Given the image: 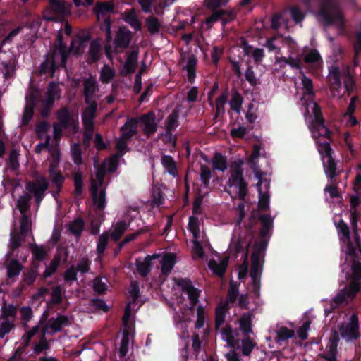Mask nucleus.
I'll return each instance as SVG.
<instances>
[{"label": "nucleus", "instance_id": "32", "mask_svg": "<svg viewBox=\"0 0 361 361\" xmlns=\"http://www.w3.org/2000/svg\"><path fill=\"white\" fill-rule=\"evenodd\" d=\"M316 143L317 145V149L322 159V161H324L325 159H328L333 158L332 155L334 154V151L329 142H322V140H317Z\"/></svg>", "mask_w": 361, "mask_h": 361}, {"label": "nucleus", "instance_id": "34", "mask_svg": "<svg viewBox=\"0 0 361 361\" xmlns=\"http://www.w3.org/2000/svg\"><path fill=\"white\" fill-rule=\"evenodd\" d=\"M128 224L124 221H119L114 225L113 231L109 234L111 240L118 242L128 228Z\"/></svg>", "mask_w": 361, "mask_h": 361}, {"label": "nucleus", "instance_id": "63", "mask_svg": "<svg viewBox=\"0 0 361 361\" xmlns=\"http://www.w3.org/2000/svg\"><path fill=\"white\" fill-rule=\"evenodd\" d=\"M62 288L60 285H57L52 288L51 293V302L55 305H59L62 302Z\"/></svg>", "mask_w": 361, "mask_h": 361}, {"label": "nucleus", "instance_id": "2", "mask_svg": "<svg viewBox=\"0 0 361 361\" xmlns=\"http://www.w3.org/2000/svg\"><path fill=\"white\" fill-rule=\"evenodd\" d=\"M308 7L319 6L317 16L325 25L335 23L343 24V18L337 0H302Z\"/></svg>", "mask_w": 361, "mask_h": 361}, {"label": "nucleus", "instance_id": "62", "mask_svg": "<svg viewBox=\"0 0 361 361\" xmlns=\"http://www.w3.org/2000/svg\"><path fill=\"white\" fill-rule=\"evenodd\" d=\"M238 285L234 283L233 281L230 283V288L226 296V301L229 303L235 302L238 296Z\"/></svg>", "mask_w": 361, "mask_h": 361}, {"label": "nucleus", "instance_id": "44", "mask_svg": "<svg viewBox=\"0 0 361 361\" xmlns=\"http://www.w3.org/2000/svg\"><path fill=\"white\" fill-rule=\"evenodd\" d=\"M106 165H105L104 163L101 164V165H97L96 166V173H95V176H96V178H97V181L95 180L92 179L91 180L90 185L93 182H94L96 183L97 189H99V187H102L103 184L104 183V178H105V176H106Z\"/></svg>", "mask_w": 361, "mask_h": 361}, {"label": "nucleus", "instance_id": "48", "mask_svg": "<svg viewBox=\"0 0 361 361\" xmlns=\"http://www.w3.org/2000/svg\"><path fill=\"white\" fill-rule=\"evenodd\" d=\"M73 177L75 188V195L76 196H80L83 192L84 187L82 174L79 171L74 172Z\"/></svg>", "mask_w": 361, "mask_h": 361}, {"label": "nucleus", "instance_id": "51", "mask_svg": "<svg viewBox=\"0 0 361 361\" xmlns=\"http://www.w3.org/2000/svg\"><path fill=\"white\" fill-rule=\"evenodd\" d=\"M347 288V293L350 300H353L361 289L360 280L352 279Z\"/></svg>", "mask_w": 361, "mask_h": 361}, {"label": "nucleus", "instance_id": "57", "mask_svg": "<svg viewBox=\"0 0 361 361\" xmlns=\"http://www.w3.org/2000/svg\"><path fill=\"white\" fill-rule=\"evenodd\" d=\"M31 252L34 258L38 262L43 261L47 255V252L43 245L35 244L31 247Z\"/></svg>", "mask_w": 361, "mask_h": 361}, {"label": "nucleus", "instance_id": "5", "mask_svg": "<svg viewBox=\"0 0 361 361\" xmlns=\"http://www.w3.org/2000/svg\"><path fill=\"white\" fill-rule=\"evenodd\" d=\"M132 40V32L127 27L123 25L118 27L114 39V54L121 52L127 49Z\"/></svg>", "mask_w": 361, "mask_h": 361}, {"label": "nucleus", "instance_id": "13", "mask_svg": "<svg viewBox=\"0 0 361 361\" xmlns=\"http://www.w3.org/2000/svg\"><path fill=\"white\" fill-rule=\"evenodd\" d=\"M102 55V46L99 39L91 41L87 54L86 61L89 65L97 63Z\"/></svg>", "mask_w": 361, "mask_h": 361}, {"label": "nucleus", "instance_id": "36", "mask_svg": "<svg viewBox=\"0 0 361 361\" xmlns=\"http://www.w3.org/2000/svg\"><path fill=\"white\" fill-rule=\"evenodd\" d=\"M213 168L220 171H225L228 168L227 158L219 152H216L212 161Z\"/></svg>", "mask_w": 361, "mask_h": 361}, {"label": "nucleus", "instance_id": "17", "mask_svg": "<svg viewBox=\"0 0 361 361\" xmlns=\"http://www.w3.org/2000/svg\"><path fill=\"white\" fill-rule=\"evenodd\" d=\"M138 51L133 50L128 56L126 62L124 63L122 69L121 70V75L126 76L128 74L135 73L137 66Z\"/></svg>", "mask_w": 361, "mask_h": 361}, {"label": "nucleus", "instance_id": "8", "mask_svg": "<svg viewBox=\"0 0 361 361\" xmlns=\"http://www.w3.org/2000/svg\"><path fill=\"white\" fill-rule=\"evenodd\" d=\"M48 188L49 183L44 176H41L39 179L34 181L27 180L25 184L26 190L34 197L45 195Z\"/></svg>", "mask_w": 361, "mask_h": 361}, {"label": "nucleus", "instance_id": "14", "mask_svg": "<svg viewBox=\"0 0 361 361\" xmlns=\"http://www.w3.org/2000/svg\"><path fill=\"white\" fill-rule=\"evenodd\" d=\"M323 161V168L325 175L327 179L330 182H335L336 178L341 176L342 170H340L337 167V162L333 158L326 159Z\"/></svg>", "mask_w": 361, "mask_h": 361}, {"label": "nucleus", "instance_id": "38", "mask_svg": "<svg viewBox=\"0 0 361 361\" xmlns=\"http://www.w3.org/2000/svg\"><path fill=\"white\" fill-rule=\"evenodd\" d=\"M231 92V99L229 102L231 109L239 113L242 107L243 98L236 89H233Z\"/></svg>", "mask_w": 361, "mask_h": 361}, {"label": "nucleus", "instance_id": "9", "mask_svg": "<svg viewBox=\"0 0 361 361\" xmlns=\"http://www.w3.org/2000/svg\"><path fill=\"white\" fill-rule=\"evenodd\" d=\"M88 106L82 113V124L87 131H94L93 120L96 116L97 103L93 101L92 103L87 104Z\"/></svg>", "mask_w": 361, "mask_h": 361}, {"label": "nucleus", "instance_id": "39", "mask_svg": "<svg viewBox=\"0 0 361 361\" xmlns=\"http://www.w3.org/2000/svg\"><path fill=\"white\" fill-rule=\"evenodd\" d=\"M257 343L252 341L250 336H244L241 340L242 354L244 356H250Z\"/></svg>", "mask_w": 361, "mask_h": 361}, {"label": "nucleus", "instance_id": "26", "mask_svg": "<svg viewBox=\"0 0 361 361\" xmlns=\"http://www.w3.org/2000/svg\"><path fill=\"white\" fill-rule=\"evenodd\" d=\"M161 162L169 174L176 178L178 176V168L174 159L170 155L161 156Z\"/></svg>", "mask_w": 361, "mask_h": 361}, {"label": "nucleus", "instance_id": "33", "mask_svg": "<svg viewBox=\"0 0 361 361\" xmlns=\"http://www.w3.org/2000/svg\"><path fill=\"white\" fill-rule=\"evenodd\" d=\"M179 110L175 109L169 115L166 120V130L167 135H170L171 131H174L178 126Z\"/></svg>", "mask_w": 361, "mask_h": 361}, {"label": "nucleus", "instance_id": "7", "mask_svg": "<svg viewBox=\"0 0 361 361\" xmlns=\"http://www.w3.org/2000/svg\"><path fill=\"white\" fill-rule=\"evenodd\" d=\"M49 8L54 16L44 17L49 21H59L70 13L64 0H49Z\"/></svg>", "mask_w": 361, "mask_h": 361}, {"label": "nucleus", "instance_id": "12", "mask_svg": "<svg viewBox=\"0 0 361 361\" xmlns=\"http://www.w3.org/2000/svg\"><path fill=\"white\" fill-rule=\"evenodd\" d=\"M90 190L94 205L96 206L99 211L104 210L106 205V188H102L99 192L96 183L93 182L90 185Z\"/></svg>", "mask_w": 361, "mask_h": 361}, {"label": "nucleus", "instance_id": "6", "mask_svg": "<svg viewBox=\"0 0 361 361\" xmlns=\"http://www.w3.org/2000/svg\"><path fill=\"white\" fill-rule=\"evenodd\" d=\"M177 285L188 295L190 307L194 308L199 302L200 290L195 288L192 281L187 278L179 279L177 281Z\"/></svg>", "mask_w": 361, "mask_h": 361}, {"label": "nucleus", "instance_id": "43", "mask_svg": "<svg viewBox=\"0 0 361 361\" xmlns=\"http://www.w3.org/2000/svg\"><path fill=\"white\" fill-rule=\"evenodd\" d=\"M209 267L216 275L222 276L226 272L227 262L226 261H221L218 263L214 259H212L209 262Z\"/></svg>", "mask_w": 361, "mask_h": 361}, {"label": "nucleus", "instance_id": "58", "mask_svg": "<svg viewBox=\"0 0 361 361\" xmlns=\"http://www.w3.org/2000/svg\"><path fill=\"white\" fill-rule=\"evenodd\" d=\"M131 138H124L123 134L121 133V136L116 140V148L117 149V153L116 155H119V157H123L126 150L128 149V144L127 140H130Z\"/></svg>", "mask_w": 361, "mask_h": 361}, {"label": "nucleus", "instance_id": "23", "mask_svg": "<svg viewBox=\"0 0 361 361\" xmlns=\"http://www.w3.org/2000/svg\"><path fill=\"white\" fill-rule=\"evenodd\" d=\"M56 114L58 121L56 123L60 124L65 128H69L71 127L73 117L67 106L60 108L56 111Z\"/></svg>", "mask_w": 361, "mask_h": 361}, {"label": "nucleus", "instance_id": "37", "mask_svg": "<svg viewBox=\"0 0 361 361\" xmlns=\"http://www.w3.org/2000/svg\"><path fill=\"white\" fill-rule=\"evenodd\" d=\"M61 262V256L56 255L50 262L49 266H47L42 275V279H46L51 276L58 269Z\"/></svg>", "mask_w": 361, "mask_h": 361}, {"label": "nucleus", "instance_id": "11", "mask_svg": "<svg viewBox=\"0 0 361 361\" xmlns=\"http://www.w3.org/2000/svg\"><path fill=\"white\" fill-rule=\"evenodd\" d=\"M339 342V335L334 331L331 335L329 343L326 346L327 352L321 355V357L327 361H338L336 355L338 353V344Z\"/></svg>", "mask_w": 361, "mask_h": 361}, {"label": "nucleus", "instance_id": "31", "mask_svg": "<svg viewBox=\"0 0 361 361\" xmlns=\"http://www.w3.org/2000/svg\"><path fill=\"white\" fill-rule=\"evenodd\" d=\"M85 229V221L82 218L78 216L74 219L68 226L69 231L76 238H80Z\"/></svg>", "mask_w": 361, "mask_h": 361}, {"label": "nucleus", "instance_id": "35", "mask_svg": "<svg viewBox=\"0 0 361 361\" xmlns=\"http://www.w3.org/2000/svg\"><path fill=\"white\" fill-rule=\"evenodd\" d=\"M264 263V259H258L256 254H252L251 255V267L250 276L251 278H254L255 276H261L262 272V266Z\"/></svg>", "mask_w": 361, "mask_h": 361}, {"label": "nucleus", "instance_id": "52", "mask_svg": "<svg viewBox=\"0 0 361 361\" xmlns=\"http://www.w3.org/2000/svg\"><path fill=\"white\" fill-rule=\"evenodd\" d=\"M200 180L202 181V185L204 188H208L209 184V180L212 178V171L210 168L205 165H200Z\"/></svg>", "mask_w": 361, "mask_h": 361}, {"label": "nucleus", "instance_id": "54", "mask_svg": "<svg viewBox=\"0 0 361 361\" xmlns=\"http://www.w3.org/2000/svg\"><path fill=\"white\" fill-rule=\"evenodd\" d=\"M188 230L192 233L194 239L200 237L199 219L195 216L189 217Z\"/></svg>", "mask_w": 361, "mask_h": 361}, {"label": "nucleus", "instance_id": "64", "mask_svg": "<svg viewBox=\"0 0 361 361\" xmlns=\"http://www.w3.org/2000/svg\"><path fill=\"white\" fill-rule=\"evenodd\" d=\"M30 221L27 216L23 214L20 221V235L25 238L30 229Z\"/></svg>", "mask_w": 361, "mask_h": 361}, {"label": "nucleus", "instance_id": "55", "mask_svg": "<svg viewBox=\"0 0 361 361\" xmlns=\"http://www.w3.org/2000/svg\"><path fill=\"white\" fill-rule=\"evenodd\" d=\"M300 73L302 75L301 80H302V84L303 86L305 94L308 95V96H314V92L312 80L310 78L306 76L305 74L302 71H301Z\"/></svg>", "mask_w": 361, "mask_h": 361}, {"label": "nucleus", "instance_id": "15", "mask_svg": "<svg viewBox=\"0 0 361 361\" xmlns=\"http://www.w3.org/2000/svg\"><path fill=\"white\" fill-rule=\"evenodd\" d=\"M98 90V86L95 78L90 76L83 80V95L85 104L92 103V101L95 92Z\"/></svg>", "mask_w": 361, "mask_h": 361}, {"label": "nucleus", "instance_id": "19", "mask_svg": "<svg viewBox=\"0 0 361 361\" xmlns=\"http://www.w3.org/2000/svg\"><path fill=\"white\" fill-rule=\"evenodd\" d=\"M140 121L144 124L145 128L143 131L148 137L157 132V124L155 121V116L153 112L142 115L140 117Z\"/></svg>", "mask_w": 361, "mask_h": 361}, {"label": "nucleus", "instance_id": "3", "mask_svg": "<svg viewBox=\"0 0 361 361\" xmlns=\"http://www.w3.org/2000/svg\"><path fill=\"white\" fill-rule=\"evenodd\" d=\"M241 159L235 161L231 165V176L227 182L229 187L235 186L238 188V197L241 200H245L247 194V183L243 178V169Z\"/></svg>", "mask_w": 361, "mask_h": 361}, {"label": "nucleus", "instance_id": "41", "mask_svg": "<svg viewBox=\"0 0 361 361\" xmlns=\"http://www.w3.org/2000/svg\"><path fill=\"white\" fill-rule=\"evenodd\" d=\"M38 275L32 270L27 269L23 271L22 275V281L19 285L20 290L25 288V286H32L36 281Z\"/></svg>", "mask_w": 361, "mask_h": 361}, {"label": "nucleus", "instance_id": "46", "mask_svg": "<svg viewBox=\"0 0 361 361\" xmlns=\"http://www.w3.org/2000/svg\"><path fill=\"white\" fill-rule=\"evenodd\" d=\"M124 20L137 31L142 28V23L133 10L126 15Z\"/></svg>", "mask_w": 361, "mask_h": 361}, {"label": "nucleus", "instance_id": "22", "mask_svg": "<svg viewBox=\"0 0 361 361\" xmlns=\"http://www.w3.org/2000/svg\"><path fill=\"white\" fill-rule=\"evenodd\" d=\"M305 63L309 64L314 70H319L323 63L322 58L317 49H312L303 58Z\"/></svg>", "mask_w": 361, "mask_h": 361}, {"label": "nucleus", "instance_id": "20", "mask_svg": "<svg viewBox=\"0 0 361 361\" xmlns=\"http://www.w3.org/2000/svg\"><path fill=\"white\" fill-rule=\"evenodd\" d=\"M310 130L312 135V137L315 142H317V140H321V137H324L329 140H332L333 133L327 128V126L325 125V123L312 124Z\"/></svg>", "mask_w": 361, "mask_h": 361}, {"label": "nucleus", "instance_id": "21", "mask_svg": "<svg viewBox=\"0 0 361 361\" xmlns=\"http://www.w3.org/2000/svg\"><path fill=\"white\" fill-rule=\"evenodd\" d=\"M69 319L68 316L59 314L56 318L51 317L47 322L48 327L53 333L61 332L63 326H68Z\"/></svg>", "mask_w": 361, "mask_h": 361}, {"label": "nucleus", "instance_id": "1", "mask_svg": "<svg viewBox=\"0 0 361 361\" xmlns=\"http://www.w3.org/2000/svg\"><path fill=\"white\" fill-rule=\"evenodd\" d=\"M68 56L67 46L59 37L58 42L55 43L52 49L44 56V59L39 66L40 75L49 73L50 77L53 78L59 66L66 68Z\"/></svg>", "mask_w": 361, "mask_h": 361}, {"label": "nucleus", "instance_id": "56", "mask_svg": "<svg viewBox=\"0 0 361 361\" xmlns=\"http://www.w3.org/2000/svg\"><path fill=\"white\" fill-rule=\"evenodd\" d=\"M267 245L268 240L264 238L259 241L255 242L254 245V252L252 254H256L258 259H260V257L264 259Z\"/></svg>", "mask_w": 361, "mask_h": 361}, {"label": "nucleus", "instance_id": "28", "mask_svg": "<svg viewBox=\"0 0 361 361\" xmlns=\"http://www.w3.org/2000/svg\"><path fill=\"white\" fill-rule=\"evenodd\" d=\"M220 331L223 336L222 338L226 341L229 346L235 348L238 345L239 339L234 338L233 329L230 324L223 327Z\"/></svg>", "mask_w": 361, "mask_h": 361}, {"label": "nucleus", "instance_id": "49", "mask_svg": "<svg viewBox=\"0 0 361 361\" xmlns=\"http://www.w3.org/2000/svg\"><path fill=\"white\" fill-rule=\"evenodd\" d=\"M146 26L148 31L154 35L159 32L161 25L157 18L150 16L146 19Z\"/></svg>", "mask_w": 361, "mask_h": 361}, {"label": "nucleus", "instance_id": "50", "mask_svg": "<svg viewBox=\"0 0 361 361\" xmlns=\"http://www.w3.org/2000/svg\"><path fill=\"white\" fill-rule=\"evenodd\" d=\"M295 336V331L286 326L280 327L276 331L277 341H285Z\"/></svg>", "mask_w": 361, "mask_h": 361}, {"label": "nucleus", "instance_id": "40", "mask_svg": "<svg viewBox=\"0 0 361 361\" xmlns=\"http://www.w3.org/2000/svg\"><path fill=\"white\" fill-rule=\"evenodd\" d=\"M228 310L226 305H219L215 312V329L218 330L224 323L226 314Z\"/></svg>", "mask_w": 361, "mask_h": 361}, {"label": "nucleus", "instance_id": "61", "mask_svg": "<svg viewBox=\"0 0 361 361\" xmlns=\"http://www.w3.org/2000/svg\"><path fill=\"white\" fill-rule=\"evenodd\" d=\"M59 94L60 90L59 88V85L55 82H51L48 85L47 97L45 99L54 102L56 97L59 96Z\"/></svg>", "mask_w": 361, "mask_h": 361}, {"label": "nucleus", "instance_id": "16", "mask_svg": "<svg viewBox=\"0 0 361 361\" xmlns=\"http://www.w3.org/2000/svg\"><path fill=\"white\" fill-rule=\"evenodd\" d=\"M139 122L140 118H127L126 123L120 128V131L123 134L124 138H132L137 134Z\"/></svg>", "mask_w": 361, "mask_h": 361}, {"label": "nucleus", "instance_id": "42", "mask_svg": "<svg viewBox=\"0 0 361 361\" xmlns=\"http://www.w3.org/2000/svg\"><path fill=\"white\" fill-rule=\"evenodd\" d=\"M32 199L30 193H25L19 197L17 200V207L22 214H24L30 208V202Z\"/></svg>", "mask_w": 361, "mask_h": 361}, {"label": "nucleus", "instance_id": "27", "mask_svg": "<svg viewBox=\"0 0 361 361\" xmlns=\"http://www.w3.org/2000/svg\"><path fill=\"white\" fill-rule=\"evenodd\" d=\"M239 330H240L244 336H250L252 333V314L250 312L244 313L238 320Z\"/></svg>", "mask_w": 361, "mask_h": 361}, {"label": "nucleus", "instance_id": "4", "mask_svg": "<svg viewBox=\"0 0 361 361\" xmlns=\"http://www.w3.org/2000/svg\"><path fill=\"white\" fill-rule=\"evenodd\" d=\"M359 318L357 314L353 313L347 324L338 326L341 336L345 341H352L357 339L360 334L359 332Z\"/></svg>", "mask_w": 361, "mask_h": 361}, {"label": "nucleus", "instance_id": "29", "mask_svg": "<svg viewBox=\"0 0 361 361\" xmlns=\"http://www.w3.org/2000/svg\"><path fill=\"white\" fill-rule=\"evenodd\" d=\"M23 269V266L18 260L11 259L6 267V276L10 279H16Z\"/></svg>", "mask_w": 361, "mask_h": 361}, {"label": "nucleus", "instance_id": "18", "mask_svg": "<svg viewBox=\"0 0 361 361\" xmlns=\"http://www.w3.org/2000/svg\"><path fill=\"white\" fill-rule=\"evenodd\" d=\"M160 257L158 254H154L152 255H147L143 261H141L139 259L135 260V266L137 268V271L139 274L142 276H147L151 271L152 269V260L157 259Z\"/></svg>", "mask_w": 361, "mask_h": 361}, {"label": "nucleus", "instance_id": "45", "mask_svg": "<svg viewBox=\"0 0 361 361\" xmlns=\"http://www.w3.org/2000/svg\"><path fill=\"white\" fill-rule=\"evenodd\" d=\"M259 202L257 207L262 211H266L269 208V194L268 191L262 192V188H257Z\"/></svg>", "mask_w": 361, "mask_h": 361}, {"label": "nucleus", "instance_id": "60", "mask_svg": "<svg viewBox=\"0 0 361 361\" xmlns=\"http://www.w3.org/2000/svg\"><path fill=\"white\" fill-rule=\"evenodd\" d=\"M19 151L16 149H13L9 154L8 164L10 169L16 171L19 169L20 164L18 161Z\"/></svg>", "mask_w": 361, "mask_h": 361}, {"label": "nucleus", "instance_id": "47", "mask_svg": "<svg viewBox=\"0 0 361 361\" xmlns=\"http://www.w3.org/2000/svg\"><path fill=\"white\" fill-rule=\"evenodd\" d=\"M109 238V233L108 232H104L99 236L97 242V252L99 256L104 253L108 245Z\"/></svg>", "mask_w": 361, "mask_h": 361}, {"label": "nucleus", "instance_id": "24", "mask_svg": "<svg viewBox=\"0 0 361 361\" xmlns=\"http://www.w3.org/2000/svg\"><path fill=\"white\" fill-rule=\"evenodd\" d=\"M176 262V257L175 254L171 252L165 254L160 260L161 273L165 275L169 274Z\"/></svg>", "mask_w": 361, "mask_h": 361}, {"label": "nucleus", "instance_id": "25", "mask_svg": "<svg viewBox=\"0 0 361 361\" xmlns=\"http://www.w3.org/2000/svg\"><path fill=\"white\" fill-rule=\"evenodd\" d=\"M259 220L262 224L259 235L262 238L265 239V238L269 237L270 235L274 221L270 214L259 215Z\"/></svg>", "mask_w": 361, "mask_h": 361}, {"label": "nucleus", "instance_id": "10", "mask_svg": "<svg viewBox=\"0 0 361 361\" xmlns=\"http://www.w3.org/2000/svg\"><path fill=\"white\" fill-rule=\"evenodd\" d=\"M326 80L330 90L338 93L342 85L341 73L339 67L334 65L329 67V75L326 78Z\"/></svg>", "mask_w": 361, "mask_h": 361}, {"label": "nucleus", "instance_id": "59", "mask_svg": "<svg viewBox=\"0 0 361 361\" xmlns=\"http://www.w3.org/2000/svg\"><path fill=\"white\" fill-rule=\"evenodd\" d=\"M71 157L74 164L80 166L82 164V150L78 143H75L71 147Z\"/></svg>", "mask_w": 361, "mask_h": 361}, {"label": "nucleus", "instance_id": "30", "mask_svg": "<svg viewBox=\"0 0 361 361\" xmlns=\"http://www.w3.org/2000/svg\"><path fill=\"white\" fill-rule=\"evenodd\" d=\"M114 5L110 1H102L97 3L94 8V12L99 18L101 16H104L107 13H114Z\"/></svg>", "mask_w": 361, "mask_h": 361}, {"label": "nucleus", "instance_id": "53", "mask_svg": "<svg viewBox=\"0 0 361 361\" xmlns=\"http://www.w3.org/2000/svg\"><path fill=\"white\" fill-rule=\"evenodd\" d=\"M115 76V71L107 65H104L101 70L100 80L102 83L107 84Z\"/></svg>", "mask_w": 361, "mask_h": 361}]
</instances>
